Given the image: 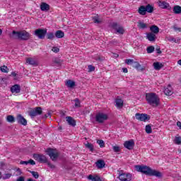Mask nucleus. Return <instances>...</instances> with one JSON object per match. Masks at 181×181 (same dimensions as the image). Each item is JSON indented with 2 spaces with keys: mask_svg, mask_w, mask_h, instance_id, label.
Listing matches in <instances>:
<instances>
[{
  "mask_svg": "<svg viewBox=\"0 0 181 181\" xmlns=\"http://www.w3.org/2000/svg\"><path fill=\"white\" fill-rule=\"evenodd\" d=\"M135 168L137 172H141V173H144L147 176H156V177L159 178L162 177V173L156 170H153L147 165H136Z\"/></svg>",
  "mask_w": 181,
  "mask_h": 181,
  "instance_id": "nucleus-1",
  "label": "nucleus"
},
{
  "mask_svg": "<svg viewBox=\"0 0 181 181\" xmlns=\"http://www.w3.org/2000/svg\"><path fill=\"white\" fill-rule=\"evenodd\" d=\"M146 100L147 104L153 107H158L160 103V99H159V97L155 93H146Z\"/></svg>",
  "mask_w": 181,
  "mask_h": 181,
  "instance_id": "nucleus-2",
  "label": "nucleus"
},
{
  "mask_svg": "<svg viewBox=\"0 0 181 181\" xmlns=\"http://www.w3.org/2000/svg\"><path fill=\"white\" fill-rule=\"evenodd\" d=\"M12 39H18V40H29L30 39V33L26 30L16 31L13 30L11 34Z\"/></svg>",
  "mask_w": 181,
  "mask_h": 181,
  "instance_id": "nucleus-3",
  "label": "nucleus"
},
{
  "mask_svg": "<svg viewBox=\"0 0 181 181\" xmlns=\"http://www.w3.org/2000/svg\"><path fill=\"white\" fill-rule=\"evenodd\" d=\"M118 172V179L120 181H131L132 180V175L131 173H125L124 170H119Z\"/></svg>",
  "mask_w": 181,
  "mask_h": 181,
  "instance_id": "nucleus-4",
  "label": "nucleus"
},
{
  "mask_svg": "<svg viewBox=\"0 0 181 181\" xmlns=\"http://www.w3.org/2000/svg\"><path fill=\"white\" fill-rule=\"evenodd\" d=\"M45 152L49 156L50 159H52L54 162L60 156V153H59V152H54V149H53L52 148H47Z\"/></svg>",
  "mask_w": 181,
  "mask_h": 181,
  "instance_id": "nucleus-5",
  "label": "nucleus"
},
{
  "mask_svg": "<svg viewBox=\"0 0 181 181\" xmlns=\"http://www.w3.org/2000/svg\"><path fill=\"white\" fill-rule=\"evenodd\" d=\"M42 114L43 110L40 107H37L28 112V115L30 116L31 118H35V117H37V115H42Z\"/></svg>",
  "mask_w": 181,
  "mask_h": 181,
  "instance_id": "nucleus-6",
  "label": "nucleus"
},
{
  "mask_svg": "<svg viewBox=\"0 0 181 181\" xmlns=\"http://www.w3.org/2000/svg\"><path fill=\"white\" fill-rule=\"evenodd\" d=\"M35 36H37L38 39H45L46 35H47V29L45 28H38L35 30L34 33Z\"/></svg>",
  "mask_w": 181,
  "mask_h": 181,
  "instance_id": "nucleus-7",
  "label": "nucleus"
},
{
  "mask_svg": "<svg viewBox=\"0 0 181 181\" xmlns=\"http://www.w3.org/2000/svg\"><path fill=\"white\" fill-rule=\"evenodd\" d=\"M33 158L36 160H38L40 163H47L49 162V160L47 159V157L43 154H33Z\"/></svg>",
  "mask_w": 181,
  "mask_h": 181,
  "instance_id": "nucleus-8",
  "label": "nucleus"
},
{
  "mask_svg": "<svg viewBox=\"0 0 181 181\" xmlns=\"http://www.w3.org/2000/svg\"><path fill=\"white\" fill-rule=\"evenodd\" d=\"M111 28L114 29L116 31V33H118L119 35H124V33H125L124 28L119 25L117 23H112L111 24Z\"/></svg>",
  "mask_w": 181,
  "mask_h": 181,
  "instance_id": "nucleus-9",
  "label": "nucleus"
},
{
  "mask_svg": "<svg viewBox=\"0 0 181 181\" xmlns=\"http://www.w3.org/2000/svg\"><path fill=\"white\" fill-rule=\"evenodd\" d=\"M108 119V115L104 113H98L95 116V121L99 124H103L104 121Z\"/></svg>",
  "mask_w": 181,
  "mask_h": 181,
  "instance_id": "nucleus-10",
  "label": "nucleus"
},
{
  "mask_svg": "<svg viewBox=\"0 0 181 181\" xmlns=\"http://www.w3.org/2000/svg\"><path fill=\"white\" fill-rule=\"evenodd\" d=\"M135 117L136 119H138L139 121H143L144 122H146V121H149V119H151V116L148 115V114L136 113Z\"/></svg>",
  "mask_w": 181,
  "mask_h": 181,
  "instance_id": "nucleus-11",
  "label": "nucleus"
},
{
  "mask_svg": "<svg viewBox=\"0 0 181 181\" xmlns=\"http://www.w3.org/2000/svg\"><path fill=\"white\" fill-rule=\"evenodd\" d=\"M16 121L18 124H20L21 125H23L24 127H26L28 125V120L22 116V115H18L16 117Z\"/></svg>",
  "mask_w": 181,
  "mask_h": 181,
  "instance_id": "nucleus-12",
  "label": "nucleus"
},
{
  "mask_svg": "<svg viewBox=\"0 0 181 181\" xmlns=\"http://www.w3.org/2000/svg\"><path fill=\"white\" fill-rule=\"evenodd\" d=\"M158 6L162 9H168V11H172V7L170 6V4H169V3L166 1H158Z\"/></svg>",
  "mask_w": 181,
  "mask_h": 181,
  "instance_id": "nucleus-13",
  "label": "nucleus"
},
{
  "mask_svg": "<svg viewBox=\"0 0 181 181\" xmlns=\"http://www.w3.org/2000/svg\"><path fill=\"white\" fill-rule=\"evenodd\" d=\"M124 146L127 149H129V151H131L134 149V146H135V142L132 139L129 141H126L124 144Z\"/></svg>",
  "mask_w": 181,
  "mask_h": 181,
  "instance_id": "nucleus-14",
  "label": "nucleus"
},
{
  "mask_svg": "<svg viewBox=\"0 0 181 181\" xmlns=\"http://www.w3.org/2000/svg\"><path fill=\"white\" fill-rule=\"evenodd\" d=\"M62 63H63V60L59 58H55L52 61V66L54 67V66H57V67H61Z\"/></svg>",
  "mask_w": 181,
  "mask_h": 181,
  "instance_id": "nucleus-15",
  "label": "nucleus"
},
{
  "mask_svg": "<svg viewBox=\"0 0 181 181\" xmlns=\"http://www.w3.org/2000/svg\"><path fill=\"white\" fill-rule=\"evenodd\" d=\"M11 91L13 93H16V94H18V93H21V85L16 84V85L13 86L11 88Z\"/></svg>",
  "mask_w": 181,
  "mask_h": 181,
  "instance_id": "nucleus-16",
  "label": "nucleus"
},
{
  "mask_svg": "<svg viewBox=\"0 0 181 181\" xmlns=\"http://www.w3.org/2000/svg\"><path fill=\"white\" fill-rule=\"evenodd\" d=\"M40 9L43 12H47V11H50V6L47 3L42 2L40 4Z\"/></svg>",
  "mask_w": 181,
  "mask_h": 181,
  "instance_id": "nucleus-17",
  "label": "nucleus"
},
{
  "mask_svg": "<svg viewBox=\"0 0 181 181\" xmlns=\"http://www.w3.org/2000/svg\"><path fill=\"white\" fill-rule=\"evenodd\" d=\"M146 38L149 42H155V40H156V35L153 33H148L146 34Z\"/></svg>",
  "mask_w": 181,
  "mask_h": 181,
  "instance_id": "nucleus-18",
  "label": "nucleus"
},
{
  "mask_svg": "<svg viewBox=\"0 0 181 181\" xmlns=\"http://www.w3.org/2000/svg\"><path fill=\"white\" fill-rule=\"evenodd\" d=\"M66 122H68L69 125H70L71 127H76V119H73V117L70 116H67Z\"/></svg>",
  "mask_w": 181,
  "mask_h": 181,
  "instance_id": "nucleus-19",
  "label": "nucleus"
},
{
  "mask_svg": "<svg viewBox=\"0 0 181 181\" xmlns=\"http://www.w3.org/2000/svg\"><path fill=\"white\" fill-rule=\"evenodd\" d=\"M65 84L69 88H74V87H76V82L71 79L67 80Z\"/></svg>",
  "mask_w": 181,
  "mask_h": 181,
  "instance_id": "nucleus-20",
  "label": "nucleus"
},
{
  "mask_svg": "<svg viewBox=\"0 0 181 181\" xmlns=\"http://www.w3.org/2000/svg\"><path fill=\"white\" fill-rule=\"evenodd\" d=\"M98 169H103L105 167V162L103 160H98L96 163Z\"/></svg>",
  "mask_w": 181,
  "mask_h": 181,
  "instance_id": "nucleus-21",
  "label": "nucleus"
},
{
  "mask_svg": "<svg viewBox=\"0 0 181 181\" xmlns=\"http://www.w3.org/2000/svg\"><path fill=\"white\" fill-rule=\"evenodd\" d=\"M88 180H91V181H101V178L100 177V176L95 175H89L88 176Z\"/></svg>",
  "mask_w": 181,
  "mask_h": 181,
  "instance_id": "nucleus-22",
  "label": "nucleus"
},
{
  "mask_svg": "<svg viewBox=\"0 0 181 181\" xmlns=\"http://www.w3.org/2000/svg\"><path fill=\"white\" fill-rule=\"evenodd\" d=\"M150 30L151 33H153L154 35H158V33H159V27L155 25H151L150 27Z\"/></svg>",
  "mask_w": 181,
  "mask_h": 181,
  "instance_id": "nucleus-23",
  "label": "nucleus"
},
{
  "mask_svg": "<svg viewBox=\"0 0 181 181\" xmlns=\"http://www.w3.org/2000/svg\"><path fill=\"white\" fill-rule=\"evenodd\" d=\"M26 63L30 64L31 66H37V62L32 57L27 58Z\"/></svg>",
  "mask_w": 181,
  "mask_h": 181,
  "instance_id": "nucleus-24",
  "label": "nucleus"
},
{
  "mask_svg": "<svg viewBox=\"0 0 181 181\" xmlns=\"http://www.w3.org/2000/svg\"><path fill=\"white\" fill-rule=\"evenodd\" d=\"M115 103L116 107H117V108H122V107H124V101L122 100V99L117 98L115 100Z\"/></svg>",
  "mask_w": 181,
  "mask_h": 181,
  "instance_id": "nucleus-25",
  "label": "nucleus"
},
{
  "mask_svg": "<svg viewBox=\"0 0 181 181\" xmlns=\"http://www.w3.org/2000/svg\"><path fill=\"white\" fill-rule=\"evenodd\" d=\"M138 13L141 16L146 15V8L145 6H141L138 9Z\"/></svg>",
  "mask_w": 181,
  "mask_h": 181,
  "instance_id": "nucleus-26",
  "label": "nucleus"
},
{
  "mask_svg": "<svg viewBox=\"0 0 181 181\" xmlns=\"http://www.w3.org/2000/svg\"><path fill=\"white\" fill-rule=\"evenodd\" d=\"M164 93L165 95H172V94H173V90H172V86H170V85L164 90Z\"/></svg>",
  "mask_w": 181,
  "mask_h": 181,
  "instance_id": "nucleus-27",
  "label": "nucleus"
},
{
  "mask_svg": "<svg viewBox=\"0 0 181 181\" xmlns=\"http://www.w3.org/2000/svg\"><path fill=\"white\" fill-rule=\"evenodd\" d=\"M36 165V162H35V160H33V159H30L28 161H23V160H21L20 161V165Z\"/></svg>",
  "mask_w": 181,
  "mask_h": 181,
  "instance_id": "nucleus-28",
  "label": "nucleus"
},
{
  "mask_svg": "<svg viewBox=\"0 0 181 181\" xmlns=\"http://www.w3.org/2000/svg\"><path fill=\"white\" fill-rule=\"evenodd\" d=\"M145 8L146 12H148V13H153V11H155L153 6L151 4H147Z\"/></svg>",
  "mask_w": 181,
  "mask_h": 181,
  "instance_id": "nucleus-29",
  "label": "nucleus"
},
{
  "mask_svg": "<svg viewBox=\"0 0 181 181\" xmlns=\"http://www.w3.org/2000/svg\"><path fill=\"white\" fill-rule=\"evenodd\" d=\"M153 66L155 70H160V69H163V64L160 62H154Z\"/></svg>",
  "mask_w": 181,
  "mask_h": 181,
  "instance_id": "nucleus-30",
  "label": "nucleus"
},
{
  "mask_svg": "<svg viewBox=\"0 0 181 181\" xmlns=\"http://www.w3.org/2000/svg\"><path fill=\"white\" fill-rule=\"evenodd\" d=\"M133 67H134V69H136V70H138L139 71H144V70H145V68L142 67V66H141L138 62H134Z\"/></svg>",
  "mask_w": 181,
  "mask_h": 181,
  "instance_id": "nucleus-31",
  "label": "nucleus"
},
{
  "mask_svg": "<svg viewBox=\"0 0 181 181\" xmlns=\"http://www.w3.org/2000/svg\"><path fill=\"white\" fill-rule=\"evenodd\" d=\"M55 37H57V39H62L63 37H64V32L62 31V30H57L55 33Z\"/></svg>",
  "mask_w": 181,
  "mask_h": 181,
  "instance_id": "nucleus-32",
  "label": "nucleus"
},
{
  "mask_svg": "<svg viewBox=\"0 0 181 181\" xmlns=\"http://www.w3.org/2000/svg\"><path fill=\"white\" fill-rule=\"evenodd\" d=\"M137 26L139 29H146L148 28V25H146V23L141 22V21H138Z\"/></svg>",
  "mask_w": 181,
  "mask_h": 181,
  "instance_id": "nucleus-33",
  "label": "nucleus"
},
{
  "mask_svg": "<svg viewBox=\"0 0 181 181\" xmlns=\"http://www.w3.org/2000/svg\"><path fill=\"white\" fill-rule=\"evenodd\" d=\"M7 122H10V124H13L15 122V117L13 115H8L6 117Z\"/></svg>",
  "mask_w": 181,
  "mask_h": 181,
  "instance_id": "nucleus-34",
  "label": "nucleus"
},
{
  "mask_svg": "<svg viewBox=\"0 0 181 181\" xmlns=\"http://www.w3.org/2000/svg\"><path fill=\"white\" fill-rule=\"evenodd\" d=\"M85 146L89 149L90 152H94V145H93L91 143H87L85 144Z\"/></svg>",
  "mask_w": 181,
  "mask_h": 181,
  "instance_id": "nucleus-35",
  "label": "nucleus"
},
{
  "mask_svg": "<svg viewBox=\"0 0 181 181\" xmlns=\"http://www.w3.org/2000/svg\"><path fill=\"white\" fill-rule=\"evenodd\" d=\"M55 37V34L52 32L47 33V39H49V40H53V39H54Z\"/></svg>",
  "mask_w": 181,
  "mask_h": 181,
  "instance_id": "nucleus-36",
  "label": "nucleus"
},
{
  "mask_svg": "<svg viewBox=\"0 0 181 181\" xmlns=\"http://www.w3.org/2000/svg\"><path fill=\"white\" fill-rule=\"evenodd\" d=\"M146 134H152V124H147L146 126Z\"/></svg>",
  "mask_w": 181,
  "mask_h": 181,
  "instance_id": "nucleus-37",
  "label": "nucleus"
},
{
  "mask_svg": "<svg viewBox=\"0 0 181 181\" xmlns=\"http://www.w3.org/2000/svg\"><path fill=\"white\" fill-rule=\"evenodd\" d=\"M30 173L35 177V179H39V173L36 171L28 170Z\"/></svg>",
  "mask_w": 181,
  "mask_h": 181,
  "instance_id": "nucleus-38",
  "label": "nucleus"
},
{
  "mask_svg": "<svg viewBox=\"0 0 181 181\" xmlns=\"http://www.w3.org/2000/svg\"><path fill=\"white\" fill-rule=\"evenodd\" d=\"M0 70L2 73H8V71H9V69H8V66L5 65L1 66Z\"/></svg>",
  "mask_w": 181,
  "mask_h": 181,
  "instance_id": "nucleus-39",
  "label": "nucleus"
},
{
  "mask_svg": "<svg viewBox=\"0 0 181 181\" xmlns=\"http://www.w3.org/2000/svg\"><path fill=\"white\" fill-rule=\"evenodd\" d=\"M146 50H147V53L148 54L153 53V52H155V47L149 46L147 47Z\"/></svg>",
  "mask_w": 181,
  "mask_h": 181,
  "instance_id": "nucleus-40",
  "label": "nucleus"
},
{
  "mask_svg": "<svg viewBox=\"0 0 181 181\" xmlns=\"http://www.w3.org/2000/svg\"><path fill=\"white\" fill-rule=\"evenodd\" d=\"M74 101L75 103L74 107L76 108H79V107H81L80 100H78V98H76Z\"/></svg>",
  "mask_w": 181,
  "mask_h": 181,
  "instance_id": "nucleus-41",
  "label": "nucleus"
},
{
  "mask_svg": "<svg viewBox=\"0 0 181 181\" xmlns=\"http://www.w3.org/2000/svg\"><path fill=\"white\" fill-rule=\"evenodd\" d=\"M125 63L129 65L132 64V66H134V64H135L136 62L134 61V59H126Z\"/></svg>",
  "mask_w": 181,
  "mask_h": 181,
  "instance_id": "nucleus-42",
  "label": "nucleus"
},
{
  "mask_svg": "<svg viewBox=\"0 0 181 181\" xmlns=\"http://www.w3.org/2000/svg\"><path fill=\"white\" fill-rule=\"evenodd\" d=\"M97 144H98V145H100V148H104L105 146V144H104L103 140H98Z\"/></svg>",
  "mask_w": 181,
  "mask_h": 181,
  "instance_id": "nucleus-43",
  "label": "nucleus"
},
{
  "mask_svg": "<svg viewBox=\"0 0 181 181\" xmlns=\"http://www.w3.org/2000/svg\"><path fill=\"white\" fill-rule=\"evenodd\" d=\"M12 176L11 173H6L4 176L2 177L3 180H6V179H9Z\"/></svg>",
  "mask_w": 181,
  "mask_h": 181,
  "instance_id": "nucleus-44",
  "label": "nucleus"
},
{
  "mask_svg": "<svg viewBox=\"0 0 181 181\" xmlns=\"http://www.w3.org/2000/svg\"><path fill=\"white\" fill-rule=\"evenodd\" d=\"M93 21L94 23H98V24L101 23V21H100L98 19V17H97V16L93 17Z\"/></svg>",
  "mask_w": 181,
  "mask_h": 181,
  "instance_id": "nucleus-45",
  "label": "nucleus"
},
{
  "mask_svg": "<svg viewBox=\"0 0 181 181\" xmlns=\"http://www.w3.org/2000/svg\"><path fill=\"white\" fill-rule=\"evenodd\" d=\"M48 117H49V118H51L52 112H48L47 114L42 115V119H46Z\"/></svg>",
  "mask_w": 181,
  "mask_h": 181,
  "instance_id": "nucleus-46",
  "label": "nucleus"
},
{
  "mask_svg": "<svg viewBox=\"0 0 181 181\" xmlns=\"http://www.w3.org/2000/svg\"><path fill=\"white\" fill-rule=\"evenodd\" d=\"M112 149L114 152H119L121 151V148L118 146H113Z\"/></svg>",
  "mask_w": 181,
  "mask_h": 181,
  "instance_id": "nucleus-47",
  "label": "nucleus"
},
{
  "mask_svg": "<svg viewBox=\"0 0 181 181\" xmlns=\"http://www.w3.org/2000/svg\"><path fill=\"white\" fill-rule=\"evenodd\" d=\"M52 50L54 52V53H59L60 52V49H59L57 47H52Z\"/></svg>",
  "mask_w": 181,
  "mask_h": 181,
  "instance_id": "nucleus-48",
  "label": "nucleus"
},
{
  "mask_svg": "<svg viewBox=\"0 0 181 181\" xmlns=\"http://www.w3.org/2000/svg\"><path fill=\"white\" fill-rule=\"evenodd\" d=\"M175 143L177 144V145H180L181 138L180 137H176L175 138Z\"/></svg>",
  "mask_w": 181,
  "mask_h": 181,
  "instance_id": "nucleus-49",
  "label": "nucleus"
},
{
  "mask_svg": "<svg viewBox=\"0 0 181 181\" xmlns=\"http://www.w3.org/2000/svg\"><path fill=\"white\" fill-rule=\"evenodd\" d=\"M47 165L49 166V168H50L51 169H55L56 166L53 164H51L50 162H47Z\"/></svg>",
  "mask_w": 181,
  "mask_h": 181,
  "instance_id": "nucleus-50",
  "label": "nucleus"
},
{
  "mask_svg": "<svg viewBox=\"0 0 181 181\" xmlns=\"http://www.w3.org/2000/svg\"><path fill=\"white\" fill-rule=\"evenodd\" d=\"M95 70V67L93 65H89L88 66V71H94Z\"/></svg>",
  "mask_w": 181,
  "mask_h": 181,
  "instance_id": "nucleus-51",
  "label": "nucleus"
},
{
  "mask_svg": "<svg viewBox=\"0 0 181 181\" xmlns=\"http://www.w3.org/2000/svg\"><path fill=\"white\" fill-rule=\"evenodd\" d=\"M156 51L157 52V54H162V51L160 50V47H157L156 49Z\"/></svg>",
  "mask_w": 181,
  "mask_h": 181,
  "instance_id": "nucleus-52",
  "label": "nucleus"
},
{
  "mask_svg": "<svg viewBox=\"0 0 181 181\" xmlns=\"http://www.w3.org/2000/svg\"><path fill=\"white\" fill-rule=\"evenodd\" d=\"M16 181H25V177L21 176L16 180Z\"/></svg>",
  "mask_w": 181,
  "mask_h": 181,
  "instance_id": "nucleus-53",
  "label": "nucleus"
},
{
  "mask_svg": "<svg viewBox=\"0 0 181 181\" xmlns=\"http://www.w3.org/2000/svg\"><path fill=\"white\" fill-rule=\"evenodd\" d=\"M173 29H174V30H175V31H177V30H178V32H181V28L176 27V25H174V26H173Z\"/></svg>",
  "mask_w": 181,
  "mask_h": 181,
  "instance_id": "nucleus-54",
  "label": "nucleus"
},
{
  "mask_svg": "<svg viewBox=\"0 0 181 181\" xmlns=\"http://www.w3.org/2000/svg\"><path fill=\"white\" fill-rule=\"evenodd\" d=\"M123 73H128V69L127 68H122Z\"/></svg>",
  "mask_w": 181,
  "mask_h": 181,
  "instance_id": "nucleus-55",
  "label": "nucleus"
},
{
  "mask_svg": "<svg viewBox=\"0 0 181 181\" xmlns=\"http://www.w3.org/2000/svg\"><path fill=\"white\" fill-rule=\"evenodd\" d=\"M170 42H175V43H177V41L176 40V39H175L174 37L171 38L170 40Z\"/></svg>",
  "mask_w": 181,
  "mask_h": 181,
  "instance_id": "nucleus-56",
  "label": "nucleus"
},
{
  "mask_svg": "<svg viewBox=\"0 0 181 181\" xmlns=\"http://www.w3.org/2000/svg\"><path fill=\"white\" fill-rule=\"evenodd\" d=\"M177 127L180 128V129H181V122H177Z\"/></svg>",
  "mask_w": 181,
  "mask_h": 181,
  "instance_id": "nucleus-57",
  "label": "nucleus"
},
{
  "mask_svg": "<svg viewBox=\"0 0 181 181\" xmlns=\"http://www.w3.org/2000/svg\"><path fill=\"white\" fill-rule=\"evenodd\" d=\"M11 76H13V77H16V73L15 71H12Z\"/></svg>",
  "mask_w": 181,
  "mask_h": 181,
  "instance_id": "nucleus-58",
  "label": "nucleus"
},
{
  "mask_svg": "<svg viewBox=\"0 0 181 181\" xmlns=\"http://www.w3.org/2000/svg\"><path fill=\"white\" fill-rule=\"evenodd\" d=\"M17 172H19L20 175H21V173H22V170H21V168H18L17 169Z\"/></svg>",
  "mask_w": 181,
  "mask_h": 181,
  "instance_id": "nucleus-59",
  "label": "nucleus"
},
{
  "mask_svg": "<svg viewBox=\"0 0 181 181\" xmlns=\"http://www.w3.org/2000/svg\"><path fill=\"white\" fill-rule=\"evenodd\" d=\"M177 63L181 66V59L178 60Z\"/></svg>",
  "mask_w": 181,
  "mask_h": 181,
  "instance_id": "nucleus-60",
  "label": "nucleus"
},
{
  "mask_svg": "<svg viewBox=\"0 0 181 181\" xmlns=\"http://www.w3.org/2000/svg\"><path fill=\"white\" fill-rule=\"evenodd\" d=\"M27 181H33V179L29 178V179L27 180Z\"/></svg>",
  "mask_w": 181,
  "mask_h": 181,
  "instance_id": "nucleus-61",
  "label": "nucleus"
},
{
  "mask_svg": "<svg viewBox=\"0 0 181 181\" xmlns=\"http://www.w3.org/2000/svg\"><path fill=\"white\" fill-rule=\"evenodd\" d=\"M5 80H6V78H3L1 79V81H5Z\"/></svg>",
  "mask_w": 181,
  "mask_h": 181,
  "instance_id": "nucleus-62",
  "label": "nucleus"
},
{
  "mask_svg": "<svg viewBox=\"0 0 181 181\" xmlns=\"http://www.w3.org/2000/svg\"><path fill=\"white\" fill-rule=\"evenodd\" d=\"M2 35V30L0 28V36Z\"/></svg>",
  "mask_w": 181,
  "mask_h": 181,
  "instance_id": "nucleus-63",
  "label": "nucleus"
},
{
  "mask_svg": "<svg viewBox=\"0 0 181 181\" xmlns=\"http://www.w3.org/2000/svg\"><path fill=\"white\" fill-rule=\"evenodd\" d=\"M110 43H113L114 44V43H117V42L116 41H111Z\"/></svg>",
  "mask_w": 181,
  "mask_h": 181,
  "instance_id": "nucleus-64",
  "label": "nucleus"
}]
</instances>
